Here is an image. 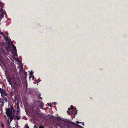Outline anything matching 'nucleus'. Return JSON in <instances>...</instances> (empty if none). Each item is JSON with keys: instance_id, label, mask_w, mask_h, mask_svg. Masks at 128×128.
I'll return each instance as SVG.
<instances>
[{"instance_id": "24", "label": "nucleus", "mask_w": 128, "mask_h": 128, "mask_svg": "<svg viewBox=\"0 0 128 128\" xmlns=\"http://www.w3.org/2000/svg\"><path fill=\"white\" fill-rule=\"evenodd\" d=\"M8 34V33L7 32H6V34L7 35Z\"/></svg>"}, {"instance_id": "4", "label": "nucleus", "mask_w": 128, "mask_h": 128, "mask_svg": "<svg viewBox=\"0 0 128 128\" xmlns=\"http://www.w3.org/2000/svg\"><path fill=\"white\" fill-rule=\"evenodd\" d=\"M1 94L2 96H4V97H5V96L8 97L6 92L4 91H2V92H1Z\"/></svg>"}, {"instance_id": "13", "label": "nucleus", "mask_w": 128, "mask_h": 128, "mask_svg": "<svg viewBox=\"0 0 128 128\" xmlns=\"http://www.w3.org/2000/svg\"><path fill=\"white\" fill-rule=\"evenodd\" d=\"M40 104H41V105H40V106H41V105L42 106H43L44 105V104L43 103H41Z\"/></svg>"}, {"instance_id": "25", "label": "nucleus", "mask_w": 128, "mask_h": 128, "mask_svg": "<svg viewBox=\"0 0 128 128\" xmlns=\"http://www.w3.org/2000/svg\"><path fill=\"white\" fill-rule=\"evenodd\" d=\"M40 98L42 99V98Z\"/></svg>"}, {"instance_id": "9", "label": "nucleus", "mask_w": 128, "mask_h": 128, "mask_svg": "<svg viewBox=\"0 0 128 128\" xmlns=\"http://www.w3.org/2000/svg\"><path fill=\"white\" fill-rule=\"evenodd\" d=\"M6 41L8 42H9V43L10 44H11V40L10 39V38H6Z\"/></svg>"}, {"instance_id": "12", "label": "nucleus", "mask_w": 128, "mask_h": 128, "mask_svg": "<svg viewBox=\"0 0 128 128\" xmlns=\"http://www.w3.org/2000/svg\"><path fill=\"white\" fill-rule=\"evenodd\" d=\"M25 126L26 128H29V126H28L27 124H26L25 125Z\"/></svg>"}, {"instance_id": "23", "label": "nucleus", "mask_w": 128, "mask_h": 128, "mask_svg": "<svg viewBox=\"0 0 128 128\" xmlns=\"http://www.w3.org/2000/svg\"><path fill=\"white\" fill-rule=\"evenodd\" d=\"M18 105L17 106V108H18Z\"/></svg>"}, {"instance_id": "3", "label": "nucleus", "mask_w": 128, "mask_h": 128, "mask_svg": "<svg viewBox=\"0 0 128 128\" xmlns=\"http://www.w3.org/2000/svg\"><path fill=\"white\" fill-rule=\"evenodd\" d=\"M11 44L12 46V48L14 49V53H16L17 51L16 49V47L14 46V44H13L12 41H11Z\"/></svg>"}, {"instance_id": "5", "label": "nucleus", "mask_w": 128, "mask_h": 128, "mask_svg": "<svg viewBox=\"0 0 128 128\" xmlns=\"http://www.w3.org/2000/svg\"><path fill=\"white\" fill-rule=\"evenodd\" d=\"M67 112L68 114L69 115H70L74 113V111H73L71 109H70V110H68Z\"/></svg>"}, {"instance_id": "17", "label": "nucleus", "mask_w": 128, "mask_h": 128, "mask_svg": "<svg viewBox=\"0 0 128 128\" xmlns=\"http://www.w3.org/2000/svg\"><path fill=\"white\" fill-rule=\"evenodd\" d=\"M2 89L1 88H0V93H1V92H2Z\"/></svg>"}, {"instance_id": "11", "label": "nucleus", "mask_w": 128, "mask_h": 128, "mask_svg": "<svg viewBox=\"0 0 128 128\" xmlns=\"http://www.w3.org/2000/svg\"><path fill=\"white\" fill-rule=\"evenodd\" d=\"M7 97H4V98H3L4 99V100L5 102H8V100L7 99Z\"/></svg>"}, {"instance_id": "22", "label": "nucleus", "mask_w": 128, "mask_h": 128, "mask_svg": "<svg viewBox=\"0 0 128 128\" xmlns=\"http://www.w3.org/2000/svg\"><path fill=\"white\" fill-rule=\"evenodd\" d=\"M1 34L3 35V34H4V33L3 32H2Z\"/></svg>"}, {"instance_id": "7", "label": "nucleus", "mask_w": 128, "mask_h": 128, "mask_svg": "<svg viewBox=\"0 0 128 128\" xmlns=\"http://www.w3.org/2000/svg\"><path fill=\"white\" fill-rule=\"evenodd\" d=\"M7 123V124L8 125V128H14V127H13L12 128V127L10 125V124L11 122H10V121L8 120H7V121H6Z\"/></svg>"}, {"instance_id": "16", "label": "nucleus", "mask_w": 128, "mask_h": 128, "mask_svg": "<svg viewBox=\"0 0 128 128\" xmlns=\"http://www.w3.org/2000/svg\"><path fill=\"white\" fill-rule=\"evenodd\" d=\"M39 128H44V127L42 126H40L39 127Z\"/></svg>"}, {"instance_id": "2", "label": "nucleus", "mask_w": 128, "mask_h": 128, "mask_svg": "<svg viewBox=\"0 0 128 128\" xmlns=\"http://www.w3.org/2000/svg\"><path fill=\"white\" fill-rule=\"evenodd\" d=\"M7 80L9 84L11 85L12 84H14L16 86H19L21 84V82L20 80L19 79H17L15 80L14 77H8Z\"/></svg>"}, {"instance_id": "1", "label": "nucleus", "mask_w": 128, "mask_h": 128, "mask_svg": "<svg viewBox=\"0 0 128 128\" xmlns=\"http://www.w3.org/2000/svg\"><path fill=\"white\" fill-rule=\"evenodd\" d=\"M6 114L7 116H4V118L6 121L8 120L10 122H11L13 119V117L14 116V110L13 108L12 107L11 108H8L6 110Z\"/></svg>"}, {"instance_id": "19", "label": "nucleus", "mask_w": 128, "mask_h": 128, "mask_svg": "<svg viewBox=\"0 0 128 128\" xmlns=\"http://www.w3.org/2000/svg\"><path fill=\"white\" fill-rule=\"evenodd\" d=\"M34 128H37V127L35 126H34Z\"/></svg>"}, {"instance_id": "18", "label": "nucleus", "mask_w": 128, "mask_h": 128, "mask_svg": "<svg viewBox=\"0 0 128 128\" xmlns=\"http://www.w3.org/2000/svg\"><path fill=\"white\" fill-rule=\"evenodd\" d=\"M20 111H19L18 110L17 111V112H18V113H20Z\"/></svg>"}, {"instance_id": "21", "label": "nucleus", "mask_w": 128, "mask_h": 128, "mask_svg": "<svg viewBox=\"0 0 128 128\" xmlns=\"http://www.w3.org/2000/svg\"><path fill=\"white\" fill-rule=\"evenodd\" d=\"M76 122L77 123H78V124H79V123H80V122Z\"/></svg>"}, {"instance_id": "20", "label": "nucleus", "mask_w": 128, "mask_h": 128, "mask_svg": "<svg viewBox=\"0 0 128 128\" xmlns=\"http://www.w3.org/2000/svg\"><path fill=\"white\" fill-rule=\"evenodd\" d=\"M81 123L83 125V126L84 125V124L83 123V122H81Z\"/></svg>"}, {"instance_id": "10", "label": "nucleus", "mask_w": 128, "mask_h": 128, "mask_svg": "<svg viewBox=\"0 0 128 128\" xmlns=\"http://www.w3.org/2000/svg\"><path fill=\"white\" fill-rule=\"evenodd\" d=\"M14 58L16 60L18 58V56L16 53H14V54L13 56Z\"/></svg>"}, {"instance_id": "14", "label": "nucleus", "mask_w": 128, "mask_h": 128, "mask_svg": "<svg viewBox=\"0 0 128 128\" xmlns=\"http://www.w3.org/2000/svg\"><path fill=\"white\" fill-rule=\"evenodd\" d=\"M32 72H30V78H31V76L32 75Z\"/></svg>"}, {"instance_id": "6", "label": "nucleus", "mask_w": 128, "mask_h": 128, "mask_svg": "<svg viewBox=\"0 0 128 128\" xmlns=\"http://www.w3.org/2000/svg\"><path fill=\"white\" fill-rule=\"evenodd\" d=\"M4 101L3 99H0V106L1 107L3 106H4Z\"/></svg>"}, {"instance_id": "8", "label": "nucleus", "mask_w": 128, "mask_h": 128, "mask_svg": "<svg viewBox=\"0 0 128 128\" xmlns=\"http://www.w3.org/2000/svg\"><path fill=\"white\" fill-rule=\"evenodd\" d=\"M15 119H16L17 120H19L21 118V117L20 115H17L16 116L14 117Z\"/></svg>"}, {"instance_id": "15", "label": "nucleus", "mask_w": 128, "mask_h": 128, "mask_svg": "<svg viewBox=\"0 0 128 128\" xmlns=\"http://www.w3.org/2000/svg\"><path fill=\"white\" fill-rule=\"evenodd\" d=\"M73 108V107L72 105H71L70 106V109H72Z\"/></svg>"}]
</instances>
